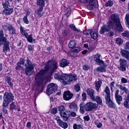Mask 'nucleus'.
<instances>
[{
    "label": "nucleus",
    "mask_w": 129,
    "mask_h": 129,
    "mask_svg": "<svg viewBox=\"0 0 129 129\" xmlns=\"http://www.w3.org/2000/svg\"><path fill=\"white\" fill-rule=\"evenodd\" d=\"M116 43L117 45H122V43H123V41H122V39L119 38H116Z\"/></svg>",
    "instance_id": "40"
},
{
    "label": "nucleus",
    "mask_w": 129,
    "mask_h": 129,
    "mask_svg": "<svg viewBox=\"0 0 129 129\" xmlns=\"http://www.w3.org/2000/svg\"><path fill=\"white\" fill-rule=\"evenodd\" d=\"M3 51L4 53L7 54L8 52L11 51V48H10V41L8 40L7 38L5 37L4 31L3 30H0V47L2 46Z\"/></svg>",
    "instance_id": "3"
},
{
    "label": "nucleus",
    "mask_w": 129,
    "mask_h": 129,
    "mask_svg": "<svg viewBox=\"0 0 129 129\" xmlns=\"http://www.w3.org/2000/svg\"><path fill=\"white\" fill-rule=\"evenodd\" d=\"M8 31H9L10 35H12V36L16 34V29H15V27L12 25H8Z\"/></svg>",
    "instance_id": "19"
},
{
    "label": "nucleus",
    "mask_w": 129,
    "mask_h": 129,
    "mask_svg": "<svg viewBox=\"0 0 129 129\" xmlns=\"http://www.w3.org/2000/svg\"><path fill=\"white\" fill-rule=\"evenodd\" d=\"M95 124L99 128H100L101 126H102V123L100 122H96V121H94Z\"/></svg>",
    "instance_id": "57"
},
{
    "label": "nucleus",
    "mask_w": 129,
    "mask_h": 129,
    "mask_svg": "<svg viewBox=\"0 0 129 129\" xmlns=\"http://www.w3.org/2000/svg\"><path fill=\"white\" fill-rule=\"evenodd\" d=\"M98 107V104L96 103H93L92 102H87L85 105V109L86 111H92L93 109H97Z\"/></svg>",
    "instance_id": "5"
},
{
    "label": "nucleus",
    "mask_w": 129,
    "mask_h": 129,
    "mask_svg": "<svg viewBox=\"0 0 129 129\" xmlns=\"http://www.w3.org/2000/svg\"><path fill=\"white\" fill-rule=\"evenodd\" d=\"M37 4L39 8H44L45 7V0H37Z\"/></svg>",
    "instance_id": "25"
},
{
    "label": "nucleus",
    "mask_w": 129,
    "mask_h": 129,
    "mask_svg": "<svg viewBox=\"0 0 129 129\" xmlns=\"http://www.w3.org/2000/svg\"><path fill=\"white\" fill-rule=\"evenodd\" d=\"M17 66L15 68L16 70H24V68L19 64V63H17Z\"/></svg>",
    "instance_id": "49"
},
{
    "label": "nucleus",
    "mask_w": 129,
    "mask_h": 129,
    "mask_svg": "<svg viewBox=\"0 0 129 129\" xmlns=\"http://www.w3.org/2000/svg\"><path fill=\"white\" fill-rule=\"evenodd\" d=\"M60 82L63 83L64 85H67V84H70V81H69V75L67 74L61 76V79H60Z\"/></svg>",
    "instance_id": "12"
},
{
    "label": "nucleus",
    "mask_w": 129,
    "mask_h": 129,
    "mask_svg": "<svg viewBox=\"0 0 129 129\" xmlns=\"http://www.w3.org/2000/svg\"><path fill=\"white\" fill-rule=\"evenodd\" d=\"M57 123L62 127V128H67L68 127V124L66 122H63L61 119H60V117H56L55 118Z\"/></svg>",
    "instance_id": "11"
},
{
    "label": "nucleus",
    "mask_w": 129,
    "mask_h": 129,
    "mask_svg": "<svg viewBox=\"0 0 129 129\" xmlns=\"http://www.w3.org/2000/svg\"><path fill=\"white\" fill-rule=\"evenodd\" d=\"M96 70L98 72H100L101 73H102L103 72H105L106 70H105V68L102 67H99L96 69Z\"/></svg>",
    "instance_id": "35"
},
{
    "label": "nucleus",
    "mask_w": 129,
    "mask_h": 129,
    "mask_svg": "<svg viewBox=\"0 0 129 129\" xmlns=\"http://www.w3.org/2000/svg\"><path fill=\"white\" fill-rule=\"evenodd\" d=\"M120 54L122 57H124L127 59V60H129V51L127 50H125L124 49H122V48L120 49Z\"/></svg>",
    "instance_id": "15"
},
{
    "label": "nucleus",
    "mask_w": 129,
    "mask_h": 129,
    "mask_svg": "<svg viewBox=\"0 0 129 129\" xmlns=\"http://www.w3.org/2000/svg\"><path fill=\"white\" fill-rule=\"evenodd\" d=\"M65 111V107L64 105H60L58 107V111H59L60 114L61 113H63L64 111Z\"/></svg>",
    "instance_id": "37"
},
{
    "label": "nucleus",
    "mask_w": 129,
    "mask_h": 129,
    "mask_svg": "<svg viewBox=\"0 0 129 129\" xmlns=\"http://www.w3.org/2000/svg\"><path fill=\"white\" fill-rule=\"evenodd\" d=\"M106 103V104H108V106L109 107H113V108H114V107H116V106H115V104H114V103H113L111 100V101Z\"/></svg>",
    "instance_id": "36"
},
{
    "label": "nucleus",
    "mask_w": 129,
    "mask_h": 129,
    "mask_svg": "<svg viewBox=\"0 0 129 129\" xmlns=\"http://www.w3.org/2000/svg\"><path fill=\"white\" fill-rule=\"evenodd\" d=\"M10 110H14L17 109V106L15 104V102H13L10 105Z\"/></svg>",
    "instance_id": "42"
},
{
    "label": "nucleus",
    "mask_w": 129,
    "mask_h": 129,
    "mask_svg": "<svg viewBox=\"0 0 129 129\" xmlns=\"http://www.w3.org/2000/svg\"><path fill=\"white\" fill-rule=\"evenodd\" d=\"M3 12L5 13V15L9 16L12 15L14 13V8H7L4 10Z\"/></svg>",
    "instance_id": "18"
},
{
    "label": "nucleus",
    "mask_w": 129,
    "mask_h": 129,
    "mask_svg": "<svg viewBox=\"0 0 129 129\" xmlns=\"http://www.w3.org/2000/svg\"><path fill=\"white\" fill-rule=\"evenodd\" d=\"M82 96L83 97V101H85L87 98V96L86 95V93H83L82 95Z\"/></svg>",
    "instance_id": "58"
},
{
    "label": "nucleus",
    "mask_w": 129,
    "mask_h": 129,
    "mask_svg": "<svg viewBox=\"0 0 129 129\" xmlns=\"http://www.w3.org/2000/svg\"><path fill=\"white\" fill-rule=\"evenodd\" d=\"M28 50L29 52H32L33 51V46L31 45H28L27 46Z\"/></svg>",
    "instance_id": "62"
},
{
    "label": "nucleus",
    "mask_w": 129,
    "mask_h": 129,
    "mask_svg": "<svg viewBox=\"0 0 129 129\" xmlns=\"http://www.w3.org/2000/svg\"><path fill=\"white\" fill-rule=\"evenodd\" d=\"M75 45H76V42H75V41L71 40L68 44L69 48H74V47H75Z\"/></svg>",
    "instance_id": "29"
},
{
    "label": "nucleus",
    "mask_w": 129,
    "mask_h": 129,
    "mask_svg": "<svg viewBox=\"0 0 129 129\" xmlns=\"http://www.w3.org/2000/svg\"><path fill=\"white\" fill-rule=\"evenodd\" d=\"M74 95L73 93H71L70 91H64L63 95V98L64 100H70V99H72Z\"/></svg>",
    "instance_id": "10"
},
{
    "label": "nucleus",
    "mask_w": 129,
    "mask_h": 129,
    "mask_svg": "<svg viewBox=\"0 0 129 129\" xmlns=\"http://www.w3.org/2000/svg\"><path fill=\"white\" fill-rule=\"evenodd\" d=\"M20 33L23 35V36H25V38H27V36H28V33L26 32V30H25V29L21 26L20 27Z\"/></svg>",
    "instance_id": "26"
},
{
    "label": "nucleus",
    "mask_w": 129,
    "mask_h": 129,
    "mask_svg": "<svg viewBox=\"0 0 129 129\" xmlns=\"http://www.w3.org/2000/svg\"><path fill=\"white\" fill-rule=\"evenodd\" d=\"M101 84H102V81H100L99 79L98 81L95 82V87L96 90H97V91H99V88H100Z\"/></svg>",
    "instance_id": "23"
},
{
    "label": "nucleus",
    "mask_w": 129,
    "mask_h": 129,
    "mask_svg": "<svg viewBox=\"0 0 129 129\" xmlns=\"http://www.w3.org/2000/svg\"><path fill=\"white\" fill-rule=\"evenodd\" d=\"M80 106L81 107L80 109V111L82 114H83V113H84V109H83V107H84V105H83V104H81Z\"/></svg>",
    "instance_id": "55"
},
{
    "label": "nucleus",
    "mask_w": 129,
    "mask_h": 129,
    "mask_svg": "<svg viewBox=\"0 0 129 129\" xmlns=\"http://www.w3.org/2000/svg\"><path fill=\"white\" fill-rule=\"evenodd\" d=\"M114 84H115V82H112L110 83V87L112 92L114 91V89L115 88V87H114Z\"/></svg>",
    "instance_id": "43"
},
{
    "label": "nucleus",
    "mask_w": 129,
    "mask_h": 129,
    "mask_svg": "<svg viewBox=\"0 0 129 129\" xmlns=\"http://www.w3.org/2000/svg\"><path fill=\"white\" fill-rule=\"evenodd\" d=\"M74 129H83V126L82 124H77L76 123L74 124L73 125Z\"/></svg>",
    "instance_id": "34"
},
{
    "label": "nucleus",
    "mask_w": 129,
    "mask_h": 129,
    "mask_svg": "<svg viewBox=\"0 0 129 129\" xmlns=\"http://www.w3.org/2000/svg\"><path fill=\"white\" fill-rule=\"evenodd\" d=\"M83 69L85 71H87V70H89V66H86V65H84L83 66Z\"/></svg>",
    "instance_id": "60"
},
{
    "label": "nucleus",
    "mask_w": 129,
    "mask_h": 129,
    "mask_svg": "<svg viewBox=\"0 0 129 129\" xmlns=\"http://www.w3.org/2000/svg\"><path fill=\"white\" fill-rule=\"evenodd\" d=\"M23 22L25 24H29V20H28V15H26L23 17Z\"/></svg>",
    "instance_id": "54"
},
{
    "label": "nucleus",
    "mask_w": 129,
    "mask_h": 129,
    "mask_svg": "<svg viewBox=\"0 0 129 129\" xmlns=\"http://www.w3.org/2000/svg\"><path fill=\"white\" fill-rule=\"evenodd\" d=\"M60 114L61 117H62L63 120H68V118L69 117V115H67L66 112L62 113Z\"/></svg>",
    "instance_id": "28"
},
{
    "label": "nucleus",
    "mask_w": 129,
    "mask_h": 129,
    "mask_svg": "<svg viewBox=\"0 0 129 129\" xmlns=\"http://www.w3.org/2000/svg\"><path fill=\"white\" fill-rule=\"evenodd\" d=\"M116 103L119 105L120 104V101H122V96L119 95L115 97Z\"/></svg>",
    "instance_id": "27"
},
{
    "label": "nucleus",
    "mask_w": 129,
    "mask_h": 129,
    "mask_svg": "<svg viewBox=\"0 0 129 129\" xmlns=\"http://www.w3.org/2000/svg\"><path fill=\"white\" fill-rule=\"evenodd\" d=\"M101 55L98 53L94 55V60L98 64V65H105L104 61L102 59H100Z\"/></svg>",
    "instance_id": "9"
},
{
    "label": "nucleus",
    "mask_w": 129,
    "mask_h": 129,
    "mask_svg": "<svg viewBox=\"0 0 129 129\" xmlns=\"http://www.w3.org/2000/svg\"><path fill=\"white\" fill-rule=\"evenodd\" d=\"M25 73L26 75H32L33 74V63L31 62V60L29 59V57H27L26 59V62L25 64Z\"/></svg>",
    "instance_id": "4"
},
{
    "label": "nucleus",
    "mask_w": 129,
    "mask_h": 129,
    "mask_svg": "<svg viewBox=\"0 0 129 129\" xmlns=\"http://www.w3.org/2000/svg\"><path fill=\"white\" fill-rule=\"evenodd\" d=\"M81 4H88L87 8L88 10H92L93 7L97 8V5H95V1L94 0H79Z\"/></svg>",
    "instance_id": "6"
},
{
    "label": "nucleus",
    "mask_w": 129,
    "mask_h": 129,
    "mask_svg": "<svg viewBox=\"0 0 129 129\" xmlns=\"http://www.w3.org/2000/svg\"><path fill=\"white\" fill-rule=\"evenodd\" d=\"M75 90L76 92H79L80 90V85H79V84H76L75 86Z\"/></svg>",
    "instance_id": "51"
},
{
    "label": "nucleus",
    "mask_w": 129,
    "mask_h": 129,
    "mask_svg": "<svg viewBox=\"0 0 129 129\" xmlns=\"http://www.w3.org/2000/svg\"><path fill=\"white\" fill-rule=\"evenodd\" d=\"M58 68V63L53 59L49 60L45 64V70L40 71L35 78V81L38 86L39 92L43 91V89L46 87V84L48 82V78L45 77V74L49 70L54 72Z\"/></svg>",
    "instance_id": "1"
},
{
    "label": "nucleus",
    "mask_w": 129,
    "mask_h": 129,
    "mask_svg": "<svg viewBox=\"0 0 129 129\" xmlns=\"http://www.w3.org/2000/svg\"><path fill=\"white\" fill-rule=\"evenodd\" d=\"M121 35V36H122V37H125L126 38H128L129 37L128 31H126L122 33Z\"/></svg>",
    "instance_id": "48"
},
{
    "label": "nucleus",
    "mask_w": 129,
    "mask_h": 129,
    "mask_svg": "<svg viewBox=\"0 0 129 129\" xmlns=\"http://www.w3.org/2000/svg\"><path fill=\"white\" fill-rule=\"evenodd\" d=\"M25 61L24 58H20L17 64H19V65H25Z\"/></svg>",
    "instance_id": "44"
},
{
    "label": "nucleus",
    "mask_w": 129,
    "mask_h": 129,
    "mask_svg": "<svg viewBox=\"0 0 129 129\" xmlns=\"http://www.w3.org/2000/svg\"><path fill=\"white\" fill-rule=\"evenodd\" d=\"M125 50H129V41L125 43Z\"/></svg>",
    "instance_id": "64"
},
{
    "label": "nucleus",
    "mask_w": 129,
    "mask_h": 129,
    "mask_svg": "<svg viewBox=\"0 0 129 129\" xmlns=\"http://www.w3.org/2000/svg\"><path fill=\"white\" fill-rule=\"evenodd\" d=\"M25 38L27 39V40L28 42H29V43H32L33 42V37H32V34L29 35L28 36L27 35V37Z\"/></svg>",
    "instance_id": "50"
},
{
    "label": "nucleus",
    "mask_w": 129,
    "mask_h": 129,
    "mask_svg": "<svg viewBox=\"0 0 129 129\" xmlns=\"http://www.w3.org/2000/svg\"><path fill=\"white\" fill-rule=\"evenodd\" d=\"M43 9H44L43 7H39V9L37 10V11H35V14L36 15H38V17H42L43 16Z\"/></svg>",
    "instance_id": "24"
},
{
    "label": "nucleus",
    "mask_w": 129,
    "mask_h": 129,
    "mask_svg": "<svg viewBox=\"0 0 129 129\" xmlns=\"http://www.w3.org/2000/svg\"><path fill=\"white\" fill-rule=\"evenodd\" d=\"M91 37L92 39H93L94 40H96L97 39V33H96L95 32L92 30V33H91Z\"/></svg>",
    "instance_id": "30"
},
{
    "label": "nucleus",
    "mask_w": 129,
    "mask_h": 129,
    "mask_svg": "<svg viewBox=\"0 0 129 129\" xmlns=\"http://www.w3.org/2000/svg\"><path fill=\"white\" fill-rule=\"evenodd\" d=\"M62 78V76L60 75L59 73H55L54 75V79L57 80H60L61 81V79Z\"/></svg>",
    "instance_id": "41"
},
{
    "label": "nucleus",
    "mask_w": 129,
    "mask_h": 129,
    "mask_svg": "<svg viewBox=\"0 0 129 129\" xmlns=\"http://www.w3.org/2000/svg\"><path fill=\"white\" fill-rule=\"evenodd\" d=\"M116 86H117V87H118L120 89V90H123V91H124L125 93L127 92L128 91V90H127L126 88H125V87H123L121 85H117Z\"/></svg>",
    "instance_id": "33"
},
{
    "label": "nucleus",
    "mask_w": 129,
    "mask_h": 129,
    "mask_svg": "<svg viewBox=\"0 0 129 129\" xmlns=\"http://www.w3.org/2000/svg\"><path fill=\"white\" fill-rule=\"evenodd\" d=\"M69 78L70 83V82H72V81H76V80H77V76L75 74H70L69 75Z\"/></svg>",
    "instance_id": "22"
},
{
    "label": "nucleus",
    "mask_w": 129,
    "mask_h": 129,
    "mask_svg": "<svg viewBox=\"0 0 129 129\" xmlns=\"http://www.w3.org/2000/svg\"><path fill=\"white\" fill-rule=\"evenodd\" d=\"M91 100H92V101H96L98 104H100V105L102 104V100L99 96H96V97L95 96L94 97V99H91Z\"/></svg>",
    "instance_id": "21"
},
{
    "label": "nucleus",
    "mask_w": 129,
    "mask_h": 129,
    "mask_svg": "<svg viewBox=\"0 0 129 129\" xmlns=\"http://www.w3.org/2000/svg\"><path fill=\"white\" fill-rule=\"evenodd\" d=\"M70 14H71V9L70 8H69L67 9H65L64 15L67 17H69V16H70Z\"/></svg>",
    "instance_id": "32"
},
{
    "label": "nucleus",
    "mask_w": 129,
    "mask_h": 129,
    "mask_svg": "<svg viewBox=\"0 0 129 129\" xmlns=\"http://www.w3.org/2000/svg\"><path fill=\"white\" fill-rule=\"evenodd\" d=\"M70 28L72 29V30H73L74 31H75V32H80V30H78L76 28L75 26H74V24H72L70 25Z\"/></svg>",
    "instance_id": "45"
},
{
    "label": "nucleus",
    "mask_w": 129,
    "mask_h": 129,
    "mask_svg": "<svg viewBox=\"0 0 129 129\" xmlns=\"http://www.w3.org/2000/svg\"><path fill=\"white\" fill-rule=\"evenodd\" d=\"M15 99V96L14 94L8 92H6L4 95V100H6L8 102H12L14 101Z\"/></svg>",
    "instance_id": "8"
},
{
    "label": "nucleus",
    "mask_w": 129,
    "mask_h": 129,
    "mask_svg": "<svg viewBox=\"0 0 129 129\" xmlns=\"http://www.w3.org/2000/svg\"><path fill=\"white\" fill-rule=\"evenodd\" d=\"M111 18L112 22L108 23L107 25H103L100 30V34H103L105 32H108L112 28H114L115 31L120 33L123 31V28L121 26L118 16L114 14L112 15Z\"/></svg>",
    "instance_id": "2"
},
{
    "label": "nucleus",
    "mask_w": 129,
    "mask_h": 129,
    "mask_svg": "<svg viewBox=\"0 0 129 129\" xmlns=\"http://www.w3.org/2000/svg\"><path fill=\"white\" fill-rule=\"evenodd\" d=\"M92 33V29L86 30L85 31H83V34H84V35H86L87 36H88L89 34L91 35Z\"/></svg>",
    "instance_id": "38"
},
{
    "label": "nucleus",
    "mask_w": 129,
    "mask_h": 129,
    "mask_svg": "<svg viewBox=\"0 0 129 129\" xmlns=\"http://www.w3.org/2000/svg\"><path fill=\"white\" fill-rule=\"evenodd\" d=\"M105 99L106 100V103L111 101V99H110V94L106 95L105 96Z\"/></svg>",
    "instance_id": "46"
},
{
    "label": "nucleus",
    "mask_w": 129,
    "mask_h": 129,
    "mask_svg": "<svg viewBox=\"0 0 129 129\" xmlns=\"http://www.w3.org/2000/svg\"><path fill=\"white\" fill-rule=\"evenodd\" d=\"M113 6V2L112 1H108L106 4H105V7H112Z\"/></svg>",
    "instance_id": "52"
},
{
    "label": "nucleus",
    "mask_w": 129,
    "mask_h": 129,
    "mask_svg": "<svg viewBox=\"0 0 129 129\" xmlns=\"http://www.w3.org/2000/svg\"><path fill=\"white\" fill-rule=\"evenodd\" d=\"M5 81L8 83L11 88H13L14 87V84L13 83L12 78H11L10 77H6Z\"/></svg>",
    "instance_id": "20"
},
{
    "label": "nucleus",
    "mask_w": 129,
    "mask_h": 129,
    "mask_svg": "<svg viewBox=\"0 0 129 129\" xmlns=\"http://www.w3.org/2000/svg\"><path fill=\"white\" fill-rule=\"evenodd\" d=\"M69 108L70 110L72 111H77V104L74 102H71L69 104Z\"/></svg>",
    "instance_id": "16"
},
{
    "label": "nucleus",
    "mask_w": 129,
    "mask_h": 129,
    "mask_svg": "<svg viewBox=\"0 0 129 129\" xmlns=\"http://www.w3.org/2000/svg\"><path fill=\"white\" fill-rule=\"evenodd\" d=\"M10 103V102H8V101L4 100L3 103V108L7 107V106H9V104Z\"/></svg>",
    "instance_id": "53"
},
{
    "label": "nucleus",
    "mask_w": 129,
    "mask_h": 129,
    "mask_svg": "<svg viewBox=\"0 0 129 129\" xmlns=\"http://www.w3.org/2000/svg\"><path fill=\"white\" fill-rule=\"evenodd\" d=\"M121 83H127V80L124 78H122L121 79Z\"/></svg>",
    "instance_id": "63"
},
{
    "label": "nucleus",
    "mask_w": 129,
    "mask_h": 129,
    "mask_svg": "<svg viewBox=\"0 0 129 129\" xmlns=\"http://www.w3.org/2000/svg\"><path fill=\"white\" fill-rule=\"evenodd\" d=\"M57 90V85L54 83L49 84L47 87L46 93L48 95H51L53 92Z\"/></svg>",
    "instance_id": "7"
},
{
    "label": "nucleus",
    "mask_w": 129,
    "mask_h": 129,
    "mask_svg": "<svg viewBox=\"0 0 129 129\" xmlns=\"http://www.w3.org/2000/svg\"><path fill=\"white\" fill-rule=\"evenodd\" d=\"M62 36H63V37H67V36L68 35V32H67V30H64L62 32Z\"/></svg>",
    "instance_id": "61"
},
{
    "label": "nucleus",
    "mask_w": 129,
    "mask_h": 129,
    "mask_svg": "<svg viewBox=\"0 0 129 129\" xmlns=\"http://www.w3.org/2000/svg\"><path fill=\"white\" fill-rule=\"evenodd\" d=\"M69 64H70V62H69L68 60L64 58H62L59 60V66L62 68H64V67H66V66H68Z\"/></svg>",
    "instance_id": "14"
},
{
    "label": "nucleus",
    "mask_w": 129,
    "mask_h": 129,
    "mask_svg": "<svg viewBox=\"0 0 129 129\" xmlns=\"http://www.w3.org/2000/svg\"><path fill=\"white\" fill-rule=\"evenodd\" d=\"M80 51H81V49L78 47H76L71 50L73 53H79Z\"/></svg>",
    "instance_id": "31"
},
{
    "label": "nucleus",
    "mask_w": 129,
    "mask_h": 129,
    "mask_svg": "<svg viewBox=\"0 0 129 129\" xmlns=\"http://www.w3.org/2000/svg\"><path fill=\"white\" fill-rule=\"evenodd\" d=\"M57 112H58L57 108H53L50 111V113H51V114H56Z\"/></svg>",
    "instance_id": "47"
},
{
    "label": "nucleus",
    "mask_w": 129,
    "mask_h": 129,
    "mask_svg": "<svg viewBox=\"0 0 129 129\" xmlns=\"http://www.w3.org/2000/svg\"><path fill=\"white\" fill-rule=\"evenodd\" d=\"M2 6L4 8V10H5V9H7L10 7V2H9L8 1H6L5 3H2Z\"/></svg>",
    "instance_id": "39"
},
{
    "label": "nucleus",
    "mask_w": 129,
    "mask_h": 129,
    "mask_svg": "<svg viewBox=\"0 0 129 129\" xmlns=\"http://www.w3.org/2000/svg\"><path fill=\"white\" fill-rule=\"evenodd\" d=\"M104 92L106 93V95L110 94V90H109V88H108V86H106Z\"/></svg>",
    "instance_id": "56"
},
{
    "label": "nucleus",
    "mask_w": 129,
    "mask_h": 129,
    "mask_svg": "<svg viewBox=\"0 0 129 129\" xmlns=\"http://www.w3.org/2000/svg\"><path fill=\"white\" fill-rule=\"evenodd\" d=\"M120 62V70L121 71H125L126 69L125 67L126 66L127 61L124 58H120L119 59Z\"/></svg>",
    "instance_id": "13"
},
{
    "label": "nucleus",
    "mask_w": 129,
    "mask_h": 129,
    "mask_svg": "<svg viewBox=\"0 0 129 129\" xmlns=\"http://www.w3.org/2000/svg\"><path fill=\"white\" fill-rule=\"evenodd\" d=\"M87 93L89 96L90 97L91 100L94 99V91L91 88H88L87 89Z\"/></svg>",
    "instance_id": "17"
},
{
    "label": "nucleus",
    "mask_w": 129,
    "mask_h": 129,
    "mask_svg": "<svg viewBox=\"0 0 129 129\" xmlns=\"http://www.w3.org/2000/svg\"><path fill=\"white\" fill-rule=\"evenodd\" d=\"M124 107H126V108H129V104L128 101L126 100L123 102Z\"/></svg>",
    "instance_id": "59"
}]
</instances>
